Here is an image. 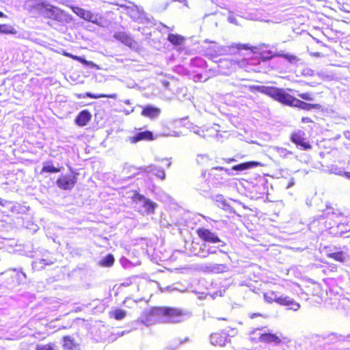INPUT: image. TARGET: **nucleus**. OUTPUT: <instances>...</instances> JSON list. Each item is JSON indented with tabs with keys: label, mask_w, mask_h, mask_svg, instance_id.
Returning <instances> with one entry per match:
<instances>
[{
	"label": "nucleus",
	"mask_w": 350,
	"mask_h": 350,
	"mask_svg": "<svg viewBox=\"0 0 350 350\" xmlns=\"http://www.w3.org/2000/svg\"><path fill=\"white\" fill-rule=\"evenodd\" d=\"M191 317V313L185 310L172 307H154L145 309L139 320L146 326L157 323H178Z\"/></svg>",
	"instance_id": "obj_1"
},
{
	"label": "nucleus",
	"mask_w": 350,
	"mask_h": 350,
	"mask_svg": "<svg viewBox=\"0 0 350 350\" xmlns=\"http://www.w3.org/2000/svg\"><path fill=\"white\" fill-rule=\"evenodd\" d=\"M29 11L59 22L64 20V12L59 8L52 5L46 0H28L26 3Z\"/></svg>",
	"instance_id": "obj_2"
},
{
	"label": "nucleus",
	"mask_w": 350,
	"mask_h": 350,
	"mask_svg": "<svg viewBox=\"0 0 350 350\" xmlns=\"http://www.w3.org/2000/svg\"><path fill=\"white\" fill-rule=\"evenodd\" d=\"M248 89L252 92H258L268 95L273 98L275 100L291 107H294L297 100L296 98L285 92L282 89L275 87L254 85L248 86Z\"/></svg>",
	"instance_id": "obj_3"
},
{
	"label": "nucleus",
	"mask_w": 350,
	"mask_h": 350,
	"mask_svg": "<svg viewBox=\"0 0 350 350\" xmlns=\"http://www.w3.org/2000/svg\"><path fill=\"white\" fill-rule=\"evenodd\" d=\"M264 299L267 303L275 301L280 305L288 306V309L294 311L298 310L300 308L299 304L295 301L293 299L273 291L265 293Z\"/></svg>",
	"instance_id": "obj_4"
},
{
	"label": "nucleus",
	"mask_w": 350,
	"mask_h": 350,
	"mask_svg": "<svg viewBox=\"0 0 350 350\" xmlns=\"http://www.w3.org/2000/svg\"><path fill=\"white\" fill-rule=\"evenodd\" d=\"M206 249L208 253L211 254H217L218 253L221 254V260L226 262L230 258L229 247L224 241L220 239V242H217L216 244L206 243Z\"/></svg>",
	"instance_id": "obj_5"
},
{
	"label": "nucleus",
	"mask_w": 350,
	"mask_h": 350,
	"mask_svg": "<svg viewBox=\"0 0 350 350\" xmlns=\"http://www.w3.org/2000/svg\"><path fill=\"white\" fill-rule=\"evenodd\" d=\"M127 171L131 172L133 176L138 174L139 171H143L146 173H153L157 178L162 180H165V171L161 167L154 165L153 164L139 168H137L134 166H131L128 167Z\"/></svg>",
	"instance_id": "obj_6"
},
{
	"label": "nucleus",
	"mask_w": 350,
	"mask_h": 350,
	"mask_svg": "<svg viewBox=\"0 0 350 350\" xmlns=\"http://www.w3.org/2000/svg\"><path fill=\"white\" fill-rule=\"evenodd\" d=\"M135 201L138 205L139 212L143 215L154 213L157 206L156 203L139 194L136 195Z\"/></svg>",
	"instance_id": "obj_7"
},
{
	"label": "nucleus",
	"mask_w": 350,
	"mask_h": 350,
	"mask_svg": "<svg viewBox=\"0 0 350 350\" xmlns=\"http://www.w3.org/2000/svg\"><path fill=\"white\" fill-rule=\"evenodd\" d=\"M224 171L227 175H230L231 172L229 169L223 167H213L211 172L208 174L209 182L213 187H217L222 185L225 182L224 174L221 173Z\"/></svg>",
	"instance_id": "obj_8"
},
{
	"label": "nucleus",
	"mask_w": 350,
	"mask_h": 350,
	"mask_svg": "<svg viewBox=\"0 0 350 350\" xmlns=\"http://www.w3.org/2000/svg\"><path fill=\"white\" fill-rule=\"evenodd\" d=\"M290 139L300 150H308L312 148L308 140L306 133L302 130H298L292 133Z\"/></svg>",
	"instance_id": "obj_9"
},
{
	"label": "nucleus",
	"mask_w": 350,
	"mask_h": 350,
	"mask_svg": "<svg viewBox=\"0 0 350 350\" xmlns=\"http://www.w3.org/2000/svg\"><path fill=\"white\" fill-rule=\"evenodd\" d=\"M78 173L62 175L56 180L57 186L63 190H71L77 182Z\"/></svg>",
	"instance_id": "obj_10"
},
{
	"label": "nucleus",
	"mask_w": 350,
	"mask_h": 350,
	"mask_svg": "<svg viewBox=\"0 0 350 350\" xmlns=\"http://www.w3.org/2000/svg\"><path fill=\"white\" fill-rule=\"evenodd\" d=\"M113 37L118 41L121 42L124 45L129 46L133 50L137 51L139 49V44L129 33L125 31H118L114 32Z\"/></svg>",
	"instance_id": "obj_11"
},
{
	"label": "nucleus",
	"mask_w": 350,
	"mask_h": 350,
	"mask_svg": "<svg viewBox=\"0 0 350 350\" xmlns=\"http://www.w3.org/2000/svg\"><path fill=\"white\" fill-rule=\"evenodd\" d=\"M197 234L204 241V243L216 244L217 242H220V239L217 234L208 229L204 228H198Z\"/></svg>",
	"instance_id": "obj_12"
},
{
	"label": "nucleus",
	"mask_w": 350,
	"mask_h": 350,
	"mask_svg": "<svg viewBox=\"0 0 350 350\" xmlns=\"http://www.w3.org/2000/svg\"><path fill=\"white\" fill-rule=\"evenodd\" d=\"M329 233L334 236L344 237L350 243V224H339L336 226L331 227Z\"/></svg>",
	"instance_id": "obj_13"
},
{
	"label": "nucleus",
	"mask_w": 350,
	"mask_h": 350,
	"mask_svg": "<svg viewBox=\"0 0 350 350\" xmlns=\"http://www.w3.org/2000/svg\"><path fill=\"white\" fill-rule=\"evenodd\" d=\"M72 12L76 14L80 18L90 21L91 23L98 24V16L97 15L94 14L89 10H85L77 6H72Z\"/></svg>",
	"instance_id": "obj_14"
},
{
	"label": "nucleus",
	"mask_w": 350,
	"mask_h": 350,
	"mask_svg": "<svg viewBox=\"0 0 350 350\" xmlns=\"http://www.w3.org/2000/svg\"><path fill=\"white\" fill-rule=\"evenodd\" d=\"M128 13L130 17L135 21L142 23L146 20V14L142 9L136 5L128 8Z\"/></svg>",
	"instance_id": "obj_15"
},
{
	"label": "nucleus",
	"mask_w": 350,
	"mask_h": 350,
	"mask_svg": "<svg viewBox=\"0 0 350 350\" xmlns=\"http://www.w3.org/2000/svg\"><path fill=\"white\" fill-rule=\"evenodd\" d=\"M212 187L213 185L211 182H209V178L205 179V173H202L196 185V189L203 194H209Z\"/></svg>",
	"instance_id": "obj_16"
},
{
	"label": "nucleus",
	"mask_w": 350,
	"mask_h": 350,
	"mask_svg": "<svg viewBox=\"0 0 350 350\" xmlns=\"http://www.w3.org/2000/svg\"><path fill=\"white\" fill-rule=\"evenodd\" d=\"M210 341L213 345L224 347L228 342V337L224 333H214L211 334Z\"/></svg>",
	"instance_id": "obj_17"
},
{
	"label": "nucleus",
	"mask_w": 350,
	"mask_h": 350,
	"mask_svg": "<svg viewBox=\"0 0 350 350\" xmlns=\"http://www.w3.org/2000/svg\"><path fill=\"white\" fill-rule=\"evenodd\" d=\"M92 118V114L87 109L81 111L77 116L75 122L77 126H85L90 121Z\"/></svg>",
	"instance_id": "obj_18"
},
{
	"label": "nucleus",
	"mask_w": 350,
	"mask_h": 350,
	"mask_svg": "<svg viewBox=\"0 0 350 350\" xmlns=\"http://www.w3.org/2000/svg\"><path fill=\"white\" fill-rule=\"evenodd\" d=\"M153 133L149 131H139L130 137V142L133 144L142 140H152Z\"/></svg>",
	"instance_id": "obj_19"
},
{
	"label": "nucleus",
	"mask_w": 350,
	"mask_h": 350,
	"mask_svg": "<svg viewBox=\"0 0 350 350\" xmlns=\"http://www.w3.org/2000/svg\"><path fill=\"white\" fill-rule=\"evenodd\" d=\"M327 256L328 258H333L340 262L346 261L349 257L348 254L343 251H334L330 248L327 251Z\"/></svg>",
	"instance_id": "obj_20"
},
{
	"label": "nucleus",
	"mask_w": 350,
	"mask_h": 350,
	"mask_svg": "<svg viewBox=\"0 0 350 350\" xmlns=\"http://www.w3.org/2000/svg\"><path fill=\"white\" fill-rule=\"evenodd\" d=\"M217 49L215 51V52L219 55H224L228 51H230L231 53H235L237 51H239L241 49H247V48L245 45L241 44H232L230 46H228V49L226 47L223 46H217Z\"/></svg>",
	"instance_id": "obj_21"
},
{
	"label": "nucleus",
	"mask_w": 350,
	"mask_h": 350,
	"mask_svg": "<svg viewBox=\"0 0 350 350\" xmlns=\"http://www.w3.org/2000/svg\"><path fill=\"white\" fill-rule=\"evenodd\" d=\"M294 107L304 109L306 111H311L312 109H321L322 106L320 104H310L297 98Z\"/></svg>",
	"instance_id": "obj_22"
},
{
	"label": "nucleus",
	"mask_w": 350,
	"mask_h": 350,
	"mask_svg": "<svg viewBox=\"0 0 350 350\" xmlns=\"http://www.w3.org/2000/svg\"><path fill=\"white\" fill-rule=\"evenodd\" d=\"M63 347L64 350H80V347L75 340L70 336H66L63 338Z\"/></svg>",
	"instance_id": "obj_23"
},
{
	"label": "nucleus",
	"mask_w": 350,
	"mask_h": 350,
	"mask_svg": "<svg viewBox=\"0 0 350 350\" xmlns=\"http://www.w3.org/2000/svg\"><path fill=\"white\" fill-rule=\"evenodd\" d=\"M269 45H266L265 44H262L259 46V51L260 53V57L263 61H267L271 59L275 54L270 49H268Z\"/></svg>",
	"instance_id": "obj_24"
},
{
	"label": "nucleus",
	"mask_w": 350,
	"mask_h": 350,
	"mask_svg": "<svg viewBox=\"0 0 350 350\" xmlns=\"http://www.w3.org/2000/svg\"><path fill=\"white\" fill-rule=\"evenodd\" d=\"M160 109L152 106H146L142 110V114L150 118H155L160 114Z\"/></svg>",
	"instance_id": "obj_25"
},
{
	"label": "nucleus",
	"mask_w": 350,
	"mask_h": 350,
	"mask_svg": "<svg viewBox=\"0 0 350 350\" xmlns=\"http://www.w3.org/2000/svg\"><path fill=\"white\" fill-rule=\"evenodd\" d=\"M259 165L260 163L257 161L245 162L234 165L232 167V170L235 171H244L250 168L255 167Z\"/></svg>",
	"instance_id": "obj_26"
},
{
	"label": "nucleus",
	"mask_w": 350,
	"mask_h": 350,
	"mask_svg": "<svg viewBox=\"0 0 350 350\" xmlns=\"http://www.w3.org/2000/svg\"><path fill=\"white\" fill-rule=\"evenodd\" d=\"M207 269L212 272L219 273L226 271L228 267L225 263H212L207 267Z\"/></svg>",
	"instance_id": "obj_27"
},
{
	"label": "nucleus",
	"mask_w": 350,
	"mask_h": 350,
	"mask_svg": "<svg viewBox=\"0 0 350 350\" xmlns=\"http://www.w3.org/2000/svg\"><path fill=\"white\" fill-rule=\"evenodd\" d=\"M167 40L174 45L180 46L184 44L185 38L178 34L169 33Z\"/></svg>",
	"instance_id": "obj_28"
},
{
	"label": "nucleus",
	"mask_w": 350,
	"mask_h": 350,
	"mask_svg": "<svg viewBox=\"0 0 350 350\" xmlns=\"http://www.w3.org/2000/svg\"><path fill=\"white\" fill-rule=\"evenodd\" d=\"M260 340L265 342H275V344H278L281 341L275 334L270 333L261 334Z\"/></svg>",
	"instance_id": "obj_29"
},
{
	"label": "nucleus",
	"mask_w": 350,
	"mask_h": 350,
	"mask_svg": "<svg viewBox=\"0 0 350 350\" xmlns=\"http://www.w3.org/2000/svg\"><path fill=\"white\" fill-rule=\"evenodd\" d=\"M202 137L206 139H208L211 137H217L218 134V130L216 128L212 126L206 129H204V130H202Z\"/></svg>",
	"instance_id": "obj_30"
},
{
	"label": "nucleus",
	"mask_w": 350,
	"mask_h": 350,
	"mask_svg": "<svg viewBox=\"0 0 350 350\" xmlns=\"http://www.w3.org/2000/svg\"><path fill=\"white\" fill-rule=\"evenodd\" d=\"M55 260L53 258H42L38 261H35L33 263V267L38 269H43L46 265H51L54 263Z\"/></svg>",
	"instance_id": "obj_31"
},
{
	"label": "nucleus",
	"mask_w": 350,
	"mask_h": 350,
	"mask_svg": "<svg viewBox=\"0 0 350 350\" xmlns=\"http://www.w3.org/2000/svg\"><path fill=\"white\" fill-rule=\"evenodd\" d=\"M60 172V169L55 167L51 161L44 163L43 167L41 170V174L46 173H57Z\"/></svg>",
	"instance_id": "obj_32"
},
{
	"label": "nucleus",
	"mask_w": 350,
	"mask_h": 350,
	"mask_svg": "<svg viewBox=\"0 0 350 350\" xmlns=\"http://www.w3.org/2000/svg\"><path fill=\"white\" fill-rule=\"evenodd\" d=\"M85 96L90 97L91 98H116V94H110V95L103 94H94L90 93V92H86L84 94H79L78 96V98H85Z\"/></svg>",
	"instance_id": "obj_33"
},
{
	"label": "nucleus",
	"mask_w": 350,
	"mask_h": 350,
	"mask_svg": "<svg viewBox=\"0 0 350 350\" xmlns=\"http://www.w3.org/2000/svg\"><path fill=\"white\" fill-rule=\"evenodd\" d=\"M329 340L332 342H336V341H349L350 342V334L344 336L341 334H337L336 333H332L328 336Z\"/></svg>",
	"instance_id": "obj_34"
},
{
	"label": "nucleus",
	"mask_w": 350,
	"mask_h": 350,
	"mask_svg": "<svg viewBox=\"0 0 350 350\" xmlns=\"http://www.w3.org/2000/svg\"><path fill=\"white\" fill-rule=\"evenodd\" d=\"M193 252H194L193 251ZM193 254L194 255L200 256V258H207L209 255L211 254V253L208 252L206 243H202L200 245L198 251Z\"/></svg>",
	"instance_id": "obj_35"
},
{
	"label": "nucleus",
	"mask_w": 350,
	"mask_h": 350,
	"mask_svg": "<svg viewBox=\"0 0 350 350\" xmlns=\"http://www.w3.org/2000/svg\"><path fill=\"white\" fill-rule=\"evenodd\" d=\"M274 150L280 157L284 159H287L289 156L293 155V152L288 150L284 148L275 147Z\"/></svg>",
	"instance_id": "obj_36"
},
{
	"label": "nucleus",
	"mask_w": 350,
	"mask_h": 350,
	"mask_svg": "<svg viewBox=\"0 0 350 350\" xmlns=\"http://www.w3.org/2000/svg\"><path fill=\"white\" fill-rule=\"evenodd\" d=\"M214 200H215L216 202L221 204V207L222 208L227 210L230 208V205L228 204V203L227 202V201L225 200L224 197L222 195H216L214 197Z\"/></svg>",
	"instance_id": "obj_37"
},
{
	"label": "nucleus",
	"mask_w": 350,
	"mask_h": 350,
	"mask_svg": "<svg viewBox=\"0 0 350 350\" xmlns=\"http://www.w3.org/2000/svg\"><path fill=\"white\" fill-rule=\"evenodd\" d=\"M0 33L4 34H16V30L11 25H0Z\"/></svg>",
	"instance_id": "obj_38"
},
{
	"label": "nucleus",
	"mask_w": 350,
	"mask_h": 350,
	"mask_svg": "<svg viewBox=\"0 0 350 350\" xmlns=\"http://www.w3.org/2000/svg\"><path fill=\"white\" fill-rule=\"evenodd\" d=\"M114 262V258L112 254H107L100 261V265L103 267H110Z\"/></svg>",
	"instance_id": "obj_39"
},
{
	"label": "nucleus",
	"mask_w": 350,
	"mask_h": 350,
	"mask_svg": "<svg viewBox=\"0 0 350 350\" xmlns=\"http://www.w3.org/2000/svg\"><path fill=\"white\" fill-rule=\"evenodd\" d=\"M126 314V312L122 309H116L113 312V317L116 320H122L123 319Z\"/></svg>",
	"instance_id": "obj_40"
},
{
	"label": "nucleus",
	"mask_w": 350,
	"mask_h": 350,
	"mask_svg": "<svg viewBox=\"0 0 350 350\" xmlns=\"http://www.w3.org/2000/svg\"><path fill=\"white\" fill-rule=\"evenodd\" d=\"M14 271L16 272V275L18 277L19 283H24L27 278L26 274L22 271V269H14Z\"/></svg>",
	"instance_id": "obj_41"
},
{
	"label": "nucleus",
	"mask_w": 350,
	"mask_h": 350,
	"mask_svg": "<svg viewBox=\"0 0 350 350\" xmlns=\"http://www.w3.org/2000/svg\"><path fill=\"white\" fill-rule=\"evenodd\" d=\"M297 96L299 98H302L303 100H308V101H313L314 100L313 95L309 92L300 93V94H298Z\"/></svg>",
	"instance_id": "obj_42"
},
{
	"label": "nucleus",
	"mask_w": 350,
	"mask_h": 350,
	"mask_svg": "<svg viewBox=\"0 0 350 350\" xmlns=\"http://www.w3.org/2000/svg\"><path fill=\"white\" fill-rule=\"evenodd\" d=\"M218 70L215 69H209L205 72V77L204 80H208V79L213 77L218 74Z\"/></svg>",
	"instance_id": "obj_43"
},
{
	"label": "nucleus",
	"mask_w": 350,
	"mask_h": 350,
	"mask_svg": "<svg viewBox=\"0 0 350 350\" xmlns=\"http://www.w3.org/2000/svg\"><path fill=\"white\" fill-rule=\"evenodd\" d=\"M191 64L193 66H204L206 64V62L201 57H195V58L191 59Z\"/></svg>",
	"instance_id": "obj_44"
},
{
	"label": "nucleus",
	"mask_w": 350,
	"mask_h": 350,
	"mask_svg": "<svg viewBox=\"0 0 350 350\" xmlns=\"http://www.w3.org/2000/svg\"><path fill=\"white\" fill-rule=\"evenodd\" d=\"M54 344H48L45 345L38 346L37 350H55Z\"/></svg>",
	"instance_id": "obj_45"
},
{
	"label": "nucleus",
	"mask_w": 350,
	"mask_h": 350,
	"mask_svg": "<svg viewBox=\"0 0 350 350\" xmlns=\"http://www.w3.org/2000/svg\"><path fill=\"white\" fill-rule=\"evenodd\" d=\"M196 160L199 164H201L204 161H208L209 160V157L207 154H198Z\"/></svg>",
	"instance_id": "obj_46"
},
{
	"label": "nucleus",
	"mask_w": 350,
	"mask_h": 350,
	"mask_svg": "<svg viewBox=\"0 0 350 350\" xmlns=\"http://www.w3.org/2000/svg\"><path fill=\"white\" fill-rule=\"evenodd\" d=\"M161 135L164 136V137H169V136L179 137L180 134L178 132H176L175 131H172L169 133H161Z\"/></svg>",
	"instance_id": "obj_47"
},
{
	"label": "nucleus",
	"mask_w": 350,
	"mask_h": 350,
	"mask_svg": "<svg viewBox=\"0 0 350 350\" xmlns=\"http://www.w3.org/2000/svg\"><path fill=\"white\" fill-rule=\"evenodd\" d=\"M190 130L192 131L194 133L200 135L202 137V130H204V129L198 128L196 126H192V127H189Z\"/></svg>",
	"instance_id": "obj_48"
},
{
	"label": "nucleus",
	"mask_w": 350,
	"mask_h": 350,
	"mask_svg": "<svg viewBox=\"0 0 350 350\" xmlns=\"http://www.w3.org/2000/svg\"><path fill=\"white\" fill-rule=\"evenodd\" d=\"M204 77H205V73L204 74H197V75H194V81L205 82L207 80H204Z\"/></svg>",
	"instance_id": "obj_49"
},
{
	"label": "nucleus",
	"mask_w": 350,
	"mask_h": 350,
	"mask_svg": "<svg viewBox=\"0 0 350 350\" xmlns=\"http://www.w3.org/2000/svg\"><path fill=\"white\" fill-rule=\"evenodd\" d=\"M284 58L286 59L287 60H288L290 62H294L295 61L297 60V57L295 56V55H289V54H286L284 55Z\"/></svg>",
	"instance_id": "obj_50"
},
{
	"label": "nucleus",
	"mask_w": 350,
	"mask_h": 350,
	"mask_svg": "<svg viewBox=\"0 0 350 350\" xmlns=\"http://www.w3.org/2000/svg\"><path fill=\"white\" fill-rule=\"evenodd\" d=\"M228 21L230 23H233V24L237 25V19H236V18H235L234 16H232V15H230V16L228 17Z\"/></svg>",
	"instance_id": "obj_51"
},
{
	"label": "nucleus",
	"mask_w": 350,
	"mask_h": 350,
	"mask_svg": "<svg viewBox=\"0 0 350 350\" xmlns=\"http://www.w3.org/2000/svg\"><path fill=\"white\" fill-rule=\"evenodd\" d=\"M295 185L294 178H291L288 183V185L286 187L287 189L293 187Z\"/></svg>",
	"instance_id": "obj_52"
},
{
	"label": "nucleus",
	"mask_w": 350,
	"mask_h": 350,
	"mask_svg": "<svg viewBox=\"0 0 350 350\" xmlns=\"http://www.w3.org/2000/svg\"><path fill=\"white\" fill-rule=\"evenodd\" d=\"M301 122H302L303 123L311 122H312V120H311L310 118H308V117H304V118H302V119H301Z\"/></svg>",
	"instance_id": "obj_53"
},
{
	"label": "nucleus",
	"mask_w": 350,
	"mask_h": 350,
	"mask_svg": "<svg viewBox=\"0 0 350 350\" xmlns=\"http://www.w3.org/2000/svg\"><path fill=\"white\" fill-rule=\"evenodd\" d=\"M344 136L345 137L349 140L350 141V131H346L344 132Z\"/></svg>",
	"instance_id": "obj_54"
},
{
	"label": "nucleus",
	"mask_w": 350,
	"mask_h": 350,
	"mask_svg": "<svg viewBox=\"0 0 350 350\" xmlns=\"http://www.w3.org/2000/svg\"><path fill=\"white\" fill-rule=\"evenodd\" d=\"M326 211H327V213L325 214L327 215H329L330 213L334 214V212L333 211V208L331 207L327 206Z\"/></svg>",
	"instance_id": "obj_55"
},
{
	"label": "nucleus",
	"mask_w": 350,
	"mask_h": 350,
	"mask_svg": "<svg viewBox=\"0 0 350 350\" xmlns=\"http://www.w3.org/2000/svg\"><path fill=\"white\" fill-rule=\"evenodd\" d=\"M162 83H163V86H165V88H167L168 85H170V82L167 81H165V80L163 81Z\"/></svg>",
	"instance_id": "obj_56"
},
{
	"label": "nucleus",
	"mask_w": 350,
	"mask_h": 350,
	"mask_svg": "<svg viewBox=\"0 0 350 350\" xmlns=\"http://www.w3.org/2000/svg\"><path fill=\"white\" fill-rule=\"evenodd\" d=\"M124 262H129V261L126 259V258H121V262L122 263V265H124Z\"/></svg>",
	"instance_id": "obj_57"
},
{
	"label": "nucleus",
	"mask_w": 350,
	"mask_h": 350,
	"mask_svg": "<svg viewBox=\"0 0 350 350\" xmlns=\"http://www.w3.org/2000/svg\"><path fill=\"white\" fill-rule=\"evenodd\" d=\"M225 161L227 163H230V162H232V161H235V159H225Z\"/></svg>",
	"instance_id": "obj_58"
},
{
	"label": "nucleus",
	"mask_w": 350,
	"mask_h": 350,
	"mask_svg": "<svg viewBox=\"0 0 350 350\" xmlns=\"http://www.w3.org/2000/svg\"><path fill=\"white\" fill-rule=\"evenodd\" d=\"M345 176L348 178H350V172H344Z\"/></svg>",
	"instance_id": "obj_59"
},
{
	"label": "nucleus",
	"mask_w": 350,
	"mask_h": 350,
	"mask_svg": "<svg viewBox=\"0 0 350 350\" xmlns=\"http://www.w3.org/2000/svg\"><path fill=\"white\" fill-rule=\"evenodd\" d=\"M72 57L75 59H77V60H79V61H81L82 58L80 57H77V56H72Z\"/></svg>",
	"instance_id": "obj_60"
},
{
	"label": "nucleus",
	"mask_w": 350,
	"mask_h": 350,
	"mask_svg": "<svg viewBox=\"0 0 350 350\" xmlns=\"http://www.w3.org/2000/svg\"><path fill=\"white\" fill-rule=\"evenodd\" d=\"M171 164H172V163H171V162H168V163H167V165H166V166H167V168H169V167L171 166Z\"/></svg>",
	"instance_id": "obj_61"
},
{
	"label": "nucleus",
	"mask_w": 350,
	"mask_h": 350,
	"mask_svg": "<svg viewBox=\"0 0 350 350\" xmlns=\"http://www.w3.org/2000/svg\"><path fill=\"white\" fill-rule=\"evenodd\" d=\"M3 16H5V14L2 12L0 11V17H3Z\"/></svg>",
	"instance_id": "obj_62"
},
{
	"label": "nucleus",
	"mask_w": 350,
	"mask_h": 350,
	"mask_svg": "<svg viewBox=\"0 0 350 350\" xmlns=\"http://www.w3.org/2000/svg\"><path fill=\"white\" fill-rule=\"evenodd\" d=\"M124 103L126 104H130V101L129 100H125Z\"/></svg>",
	"instance_id": "obj_63"
},
{
	"label": "nucleus",
	"mask_w": 350,
	"mask_h": 350,
	"mask_svg": "<svg viewBox=\"0 0 350 350\" xmlns=\"http://www.w3.org/2000/svg\"><path fill=\"white\" fill-rule=\"evenodd\" d=\"M342 350H350L349 348H345V349H342Z\"/></svg>",
	"instance_id": "obj_64"
}]
</instances>
